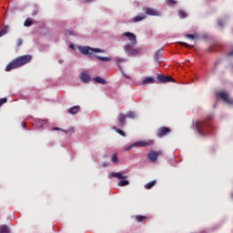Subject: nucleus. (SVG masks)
<instances>
[{
    "mask_svg": "<svg viewBox=\"0 0 233 233\" xmlns=\"http://www.w3.org/2000/svg\"><path fill=\"white\" fill-rule=\"evenodd\" d=\"M33 59V56L30 55L22 56L19 57H16L13 59L5 68V71L10 72L13 69L19 68L29 62H31Z\"/></svg>",
    "mask_w": 233,
    "mask_h": 233,
    "instance_id": "1",
    "label": "nucleus"
},
{
    "mask_svg": "<svg viewBox=\"0 0 233 233\" xmlns=\"http://www.w3.org/2000/svg\"><path fill=\"white\" fill-rule=\"evenodd\" d=\"M78 50L81 54H83L84 56H87L88 57H95L100 61H104V62H109L111 61L110 57H103V56H96V53H105V51L103 49H99V48H91L90 46H79Z\"/></svg>",
    "mask_w": 233,
    "mask_h": 233,
    "instance_id": "2",
    "label": "nucleus"
},
{
    "mask_svg": "<svg viewBox=\"0 0 233 233\" xmlns=\"http://www.w3.org/2000/svg\"><path fill=\"white\" fill-rule=\"evenodd\" d=\"M212 118L213 116H209L207 119L195 122V128L198 135L206 136L208 133V127H210L209 120Z\"/></svg>",
    "mask_w": 233,
    "mask_h": 233,
    "instance_id": "3",
    "label": "nucleus"
},
{
    "mask_svg": "<svg viewBox=\"0 0 233 233\" xmlns=\"http://www.w3.org/2000/svg\"><path fill=\"white\" fill-rule=\"evenodd\" d=\"M155 141L154 140H142V141H137L136 143H133L130 147H127V150L131 149L132 147H148L154 145Z\"/></svg>",
    "mask_w": 233,
    "mask_h": 233,
    "instance_id": "4",
    "label": "nucleus"
},
{
    "mask_svg": "<svg viewBox=\"0 0 233 233\" xmlns=\"http://www.w3.org/2000/svg\"><path fill=\"white\" fill-rule=\"evenodd\" d=\"M163 156V151H149L147 154V159L150 160L151 162H157L158 157Z\"/></svg>",
    "mask_w": 233,
    "mask_h": 233,
    "instance_id": "5",
    "label": "nucleus"
},
{
    "mask_svg": "<svg viewBox=\"0 0 233 233\" xmlns=\"http://www.w3.org/2000/svg\"><path fill=\"white\" fill-rule=\"evenodd\" d=\"M217 96L221 98L225 103L233 104V100L230 99L229 95L227 92H218Z\"/></svg>",
    "mask_w": 233,
    "mask_h": 233,
    "instance_id": "6",
    "label": "nucleus"
},
{
    "mask_svg": "<svg viewBox=\"0 0 233 233\" xmlns=\"http://www.w3.org/2000/svg\"><path fill=\"white\" fill-rule=\"evenodd\" d=\"M171 133V129L167 127H163L157 129V137H164L167 134Z\"/></svg>",
    "mask_w": 233,
    "mask_h": 233,
    "instance_id": "7",
    "label": "nucleus"
},
{
    "mask_svg": "<svg viewBox=\"0 0 233 233\" xmlns=\"http://www.w3.org/2000/svg\"><path fill=\"white\" fill-rule=\"evenodd\" d=\"M157 79L161 83L175 82V79L171 76H166L163 75H157Z\"/></svg>",
    "mask_w": 233,
    "mask_h": 233,
    "instance_id": "8",
    "label": "nucleus"
},
{
    "mask_svg": "<svg viewBox=\"0 0 233 233\" xmlns=\"http://www.w3.org/2000/svg\"><path fill=\"white\" fill-rule=\"evenodd\" d=\"M145 13H146V15H150V16H160L161 15V13L159 11H157L156 9H153V8H146Z\"/></svg>",
    "mask_w": 233,
    "mask_h": 233,
    "instance_id": "9",
    "label": "nucleus"
},
{
    "mask_svg": "<svg viewBox=\"0 0 233 233\" xmlns=\"http://www.w3.org/2000/svg\"><path fill=\"white\" fill-rule=\"evenodd\" d=\"M123 35L127 37L132 45H136L137 44V36H136V35H134L132 33H129V32H127V33H124Z\"/></svg>",
    "mask_w": 233,
    "mask_h": 233,
    "instance_id": "10",
    "label": "nucleus"
},
{
    "mask_svg": "<svg viewBox=\"0 0 233 233\" xmlns=\"http://www.w3.org/2000/svg\"><path fill=\"white\" fill-rule=\"evenodd\" d=\"M116 119L119 123L118 127H124L126 124L127 116L125 114L119 113Z\"/></svg>",
    "mask_w": 233,
    "mask_h": 233,
    "instance_id": "11",
    "label": "nucleus"
},
{
    "mask_svg": "<svg viewBox=\"0 0 233 233\" xmlns=\"http://www.w3.org/2000/svg\"><path fill=\"white\" fill-rule=\"evenodd\" d=\"M153 83H155L154 77H152V76H147V77H146V78L142 81L141 85H142V86H147V85H150V84H153Z\"/></svg>",
    "mask_w": 233,
    "mask_h": 233,
    "instance_id": "12",
    "label": "nucleus"
},
{
    "mask_svg": "<svg viewBox=\"0 0 233 233\" xmlns=\"http://www.w3.org/2000/svg\"><path fill=\"white\" fill-rule=\"evenodd\" d=\"M162 49L158 50L155 54V60L157 62L158 65L162 63Z\"/></svg>",
    "mask_w": 233,
    "mask_h": 233,
    "instance_id": "13",
    "label": "nucleus"
},
{
    "mask_svg": "<svg viewBox=\"0 0 233 233\" xmlns=\"http://www.w3.org/2000/svg\"><path fill=\"white\" fill-rule=\"evenodd\" d=\"M80 106H72L71 108H69L67 110V113L71 114V115H76L80 111Z\"/></svg>",
    "mask_w": 233,
    "mask_h": 233,
    "instance_id": "14",
    "label": "nucleus"
},
{
    "mask_svg": "<svg viewBox=\"0 0 233 233\" xmlns=\"http://www.w3.org/2000/svg\"><path fill=\"white\" fill-rule=\"evenodd\" d=\"M80 79H81V81L84 82V83H88V82H90L91 77H90V76L87 75V74H81V75H80Z\"/></svg>",
    "mask_w": 233,
    "mask_h": 233,
    "instance_id": "15",
    "label": "nucleus"
},
{
    "mask_svg": "<svg viewBox=\"0 0 233 233\" xmlns=\"http://www.w3.org/2000/svg\"><path fill=\"white\" fill-rule=\"evenodd\" d=\"M146 18H147L146 15H139L133 18V22L134 23L141 22V21L145 20Z\"/></svg>",
    "mask_w": 233,
    "mask_h": 233,
    "instance_id": "16",
    "label": "nucleus"
},
{
    "mask_svg": "<svg viewBox=\"0 0 233 233\" xmlns=\"http://www.w3.org/2000/svg\"><path fill=\"white\" fill-rule=\"evenodd\" d=\"M135 219L137 221V223H143L144 221H147V218L142 215H137Z\"/></svg>",
    "mask_w": 233,
    "mask_h": 233,
    "instance_id": "17",
    "label": "nucleus"
},
{
    "mask_svg": "<svg viewBox=\"0 0 233 233\" xmlns=\"http://www.w3.org/2000/svg\"><path fill=\"white\" fill-rule=\"evenodd\" d=\"M0 233H11V229L6 225L0 226Z\"/></svg>",
    "mask_w": 233,
    "mask_h": 233,
    "instance_id": "18",
    "label": "nucleus"
},
{
    "mask_svg": "<svg viewBox=\"0 0 233 233\" xmlns=\"http://www.w3.org/2000/svg\"><path fill=\"white\" fill-rule=\"evenodd\" d=\"M112 177H116L118 179H123L127 177V176H123V174L120 172L112 173Z\"/></svg>",
    "mask_w": 233,
    "mask_h": 233,
    "instance_id": "19",
    "label": "nucleus"
},
{
    "mask_svg": "<svg viewBox=\"0 0 233 233\" xmlns=\"http://www.w3.org/2000/svg\"><path fill=\"white\" fill-rule=\"evenodd\" d=\"M134 49V46H132L131 45H126L125 46H124V50H125V52L126 53H127V54H131L132 53V50Z\"/></svg>",
    "mask_w": 233,
    "mask_h": 233,
    "instance_id": "20",
    "label": "nucleus"
},
{
    "mask_svg": "<svg viewBox=\"0 0 233 233\" xmlns=\"http://www.w3.org/2000/svg\"><path fill=\"white\" fill-rule=\"evenodd\" d=\"M156 184H157V180H152L151 182H148L147 184L145 185V188H146V189H150V188H152Z\"/></svg>",
    "mask_w": 233,
    "mask_h": 233,
    "instance_id": "21",
    "label": "nucleus"
},
{
    "mask_svg": "<svg viewBox=\"0 0 233 233\" xmlns=\"http://www.w3.org/2000/svg\"><path fill=\"white\" fill-rule=\"evenodd\" d=\"M112 129H114L117 134H119L122 137H126L127 136L125 131L117 128L116 127H113Z\"/></svg>",
    "mask_w": 233,
    "mask_h": 233,
    "instance_id": "22",
    "label": "nucleus"
},
{
    "mask_svg": "<svg viewBox=\"0 0 233 233\" xmlns=\"http://www.w3.org/2000/svg\"><path fill=\"white\" fill-rule=\"evenodd\" d=\"M9 31V26L5 25L4 28L0 31V37L4 36L6 35Z\"/></svg>",
    "mask_w": 233,
    "mask_h": 233,
    "instance_id": "23",
    "label": "nucleus"
},
{
    "mask_svg": "<svg viewBox=\"0 0 233 233\" xmlns=\"http://www.w3.org/2000/svg\"><path fill=\"white\" fill-rule=\"evenodd\" d=\"M94 81H96V83H99L101 85H106V81L104 80L102 77L100 76H96L94 78Z\"/></svg>",
    "mask_w": 233,
    "mask_h": 233,
    "instance_id": "24",
    "label": "nucleus"
},
{
    "mask_svg": "<svg viewBox=\"0 0 233 233\" xmlns=\"http://www.w3.org/2000/svg\"><path fill=\"white\" fill-rule=\"evenodd\" d=\"M125 116H126V118H131V119L136 118V114L132 111L127 112Z\"/></svg>",
    "mask_w": 233,
    "mask_h": 233,
    "instance_id": "25",
    "label": "nucleus"
},
{
    "mask_svg": "<svg viewBox=\"0 0 233 233\" xmlns=\"http://www.w3.org/2000/svg\"><path fill=\"white\" fill-rule=\"evenodd\" d=\"M177 4L176 0H166V5L168 6H174Z\"/></svg>",
    "mask_w": 233,
    "mask_h": 233,
    "instance_id": "26",
    "label": "nucleus"
},
{
    "mask_svg": "<svg viewBox=\"0 0 233 233\" xmlns=\"http://www.w3.org/2000/svg\"><path fill=\"white\" fill-rule=\"evenodd\" d=\"M178 15H179V17H181V18H187V14L185 11H183V10H179V11H178Z\"/></svg>",
    "mask_w": 233,
    "mask_h": 233,
    "instance_id": "27",
    "label": "nucleus"
},
{
    "mask_svg": "<svg viewBox=\"0 0 233 233\" xmlns=\"http://www.w3.org/2000/svg\"><path fill=\"white\" fill-rule=\"evenodd\" d=\"M139 53H140V49H139V48H135V47H133V49H132L130 55H132V56H137V55H138Z\"/></svg>",
    "mask_w": 233,
    "mask_h": 233,
    "instance_id": "28",
    "label": "nucleus"
},
{
    "mask_svg": "<svg viewBox=\"0 0 233 233\" xmlns=\"http://www.w3.org/2000/svg\"><path fill=\"white\" fill-rule=\"evenodd\" d=\"M117 185L120 187L127 186V185H129V181L128 180H121L117 183Z\"/></svg>",
    "mask_w": 233,
    "mask_h": 233,
    "instance_id": "29",
    "label": "nucleus"
},
{
    "mask_svg": "<svg viewBox=\"0 0 233 233\" xmlns=\"http://www.w3.org/2000/svg\"><path fill=\"white\" fill-rule=\"evenodd\" d=\"M24 25H25V27H28V26L32 25V20L29 19V18L25 19V23H24Z\"/></svg>",
    "mask_w": 233,
    "mask_h": 233,
    "instance_id": "30",
    "label": "nucleus"
},
{
    "mask_svg": "<svg viewBox=\"0 0 233 233\" xmlns=\"http://www.w3.org/2000/svg\"><path fill=\"white\" fill-rule=\"evenodd\" d=\"M111 161L113 163H117L118 162V157H117V154H114L111 157Z\"/></svg>",
    "mask_w": 233,
    "mask_h": 233,
    "instance_id": "31",
    "label": "nucleus"
},
{
    "mask_svg": "<svg viewBox=\"0 0 233 233\" xmlns=\"http://www.w3.org/2000/svg\"><path fill=\"white\" fill-rule=\"evenodd\" d=\"M7 102V98L4 97V98H0V107L5 104Z\"/></svg>",
    "mask_w": 233,
    "mask_h": 233,
    "instance_id": "32",
    "label": "nucleus"
},
{
    "mask_svg": "<svg viewBox=\"0 0 233 233\" xmlns=\"http://www.w3.org/2000/svg\"><path fill=\"white\" fill-rule=\"evenodd\" d=\"M52 130H54V131H57V130H59V131H63L64 133H68V131L67 130H64V129H62V128H59V127H53L52 128Z\"/></svg>",
    "mask_w": 233,
    "mask_h": 233,
    "instance_id": "33",
    "label": "nucleus"
},
{
    "mask_svg": "<svg viewBox=\"0 0 233 233\" xmlns=\"http://www.w3.org/2000/svg\"><path fill=\"white\" fill-rule=\"evenodd\" d=\"M23 45V40L22 39H17L16 40V46H21Z\"/></svg>",
    "mask_w": 233,
    "mask_h": 233,
    "instance_id": "34",
    "label": "nucleus"
},
{
    "mask_svg": "<svg viewBox=\"0 0 233 233\" xmlns=\"http://www.w3.org/2000/svg\"><path fill=\"white\" fill-rule=\"evenodd\" d=\"M186 37H187V38H189V39H192V40L195 39V35H191V34L187 35Z\"/></svg>",
    "mask_w": 233,
    "mask_h": 233,
    "instance_id": "35",
    "label": "nucleus"
},
{
    "mask_svg": "<svg viewBox=\"0 0 233 233\" xmlns=\"http://www.w3.org/2000/svg\"><path fill=\"white\" fill-rule=\"evenodd\" d=\"M32 16L37 15H38V10H35L32 12Z\"/></svg>",
    "mask_w": 233,
    "mask_h": 233,
    "instance_id": "36",
    "label": "nucleus"
},
{
    "mask_svg": "<svg viewBox=\"0 0 233 233\" xmlns=\"http://www.w3.org/2000/svg\"><path fill=\"white\" fill-rule=\"evenodd\" d=\"M125 61H127V60H126V59H122V58H117V59H116V62H117V63L125 62Z\"/></svg>",
    "mask_w": 233,
    "mask_h": 233,
    "instance_id": "37",
    "label": "nucleus"
},
{
    "mask_svg": "<svg viewBox=\"0 0 233 233\" xmlns=\"http://www.w3.org/2000/svg\"><path fill=\"white\" fill-rule=\"evenodd\" d=\"M218 23L221 27L224 26V22L222 20H219Z\"/></svg>",
    "mask_w": 233,
    "mask_h": 233,
    "instance_id": "38",
    "label": "nucleus"
},
{
    "mask_svg": "<svg viewBox=\"0 0 233 233\" xmlns=\"http://www.w3.org/2000/svg\"><path fill=\"white\" fill-rule=\"evenodd\" d=\"M21 127H22L23 128H25V127H26V123H25V122H22V123H21Z\"/></svg>",
    "mask_w": 233,
    "mask_h": 233,
    "instance_id": "39",
    "label": "nucleus"
},
{
    "mask_svg": "<svg viewBox=\"0 0 233 233\" xmlns=\"http://www.w3.org/2000/svg\"><path fill=\"white\" fill-rule=\"evenodd\" d=\"M102 166H103L104 167H108V163L104 162V163L102 164Z\"/></svg>",
    "mask_w": 233,
    "mask_h": 233,
    "instance_id": "40",
    "label": "nucleus"
},
{
    "mask_svg": "<svg viewBox=\"0 0 233 233\" xmlns=\"http://www.w3.org/2000/svg\"><path fill=\"white\" fill-rule=\"evenodd\" d=\"M182 46H185L186 47H190L189 45L186 44V43H181Z\"/></svg>",
    "mask_w": 233,
    "mask_h": 233,
    "instance_id": "41",
    "label": "nucleus"
},
{
    "mask_svg": "<svg viewBox=\"0 0 233 233\" xmlns=\"http://www.w3.org/2000/svg\"><path fill=\"white\" fill-rule=\"evenodd\" d=\"M228 56H233V50L228 54Z\"/></svg>",
    "mask_w": 233,
    "mask_h": 233,
    "instance_id": "42",
    "label": "nucleus"
},
{
    "mask_svg": "<svg viewBox=\"0 0 233 233\" xmlns=\"http://www.w3.org/2000/svg\"><path fill=\"white\" fill-rule=\"evenodd\" d=\"M69 47L72 48V49H75V46L74 45H70Z\"/></svg>",
    "mask_w": 233,
    "mask_h": 233,
    "instance_id": "43",
    "label": "nucleus"
},
{
    "mask_svg": "<svg viewBox=\"0 0 233 233\" xmlns=\"http://www.w3.org/2000/svg\"><path fill=\"white\" fill-rule=\"evenodd\" d=\"M127 79H129L130 78V76H126L125 74H123Z\"/></svg>",
    "mask_w": 233,
    "mask_h": 233,
    "instance_id": "44",
    "label": "nucleus"
},
{
    "mask_svg": "<svg viewBox=\"0 0 233 233\" xmlns=\"http://www.w3.org/2000/svg\"><path fill=\"white\" fill-rule=\"evenodd\" d=\"M69 130L74 131L75 129H74V127H71V128H69Z\"/></svg>",
    "mask_w": 233,
    "mask_h": 233,
    "instance_id": "45",
    "label": "nucleus"
},
{
    "mask_svg": "<svg viewBox=\"0 0 233 233\" xmlns=\"http://www.w3.org/2000/svg\"><path fill=\"white\" fill-rule=\"evenodd\" d=\"M69 35H74V33H73V32H69Z\"/></svg>",
    "mask_w": 233,
    "mask_h": 233,
    "instance_id": "46",
    "label": "nucleus"
},
{
    "mask_svg": "<svg viewBox=\"0 0 233 233\" xmlns=\"http://www.w3.org/2000/svg\"><path fill=\"white\" fill-rule=\"evenodd\" d=\"M118 67H119V69H120V70H122V68H121V66H118Z\"/></svg>",
    "mask_w": 233,
    "mask_h": 233,
    "instance_id": "47",
    "label": "nucleus"
},
{
    "mask_svg": "<svg viewBox=\"0 0 233 233\" xmlns=\"http://www.w3.org/2000/svg\"><path fill=\"white\" fill-rule=\"evenodd\" d=\"M86 1L91 2L92 0H86Z\"/></svg>",
    "mask_w": 233,
    "mask_h": 233,
    "instance_id": "48",
    "label": "nucleus"
},
{
    "mask_svg": "<svg viewBox=\"0 0 233 233\" xmlns=\"http://www.w3.org/2000/svg\"><path fill=\"white\" fill-rule=\"evenodd\" d=\"M232 198H233V195H232Z\"/></svg>",
    "mask_w": 233,
    "mask_h": 233,
    "instance_id": "49",
    "label": "nucleus"
}]
</instances>
